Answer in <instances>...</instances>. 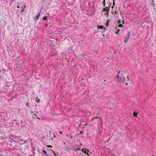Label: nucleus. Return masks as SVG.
<instances>
[{"instance_id": "25", "label": "nucleus", "mask_w": 156, "mask_h": 156, "mask_svg": "<svg viewBox=\"0 0 156 156\" xmlns=\"http://www.w3.org/2000/svg\"><path fill=\"white\" fill-rule=\"evenodd\" d=\"M104 36H105V35H103V37Z\"/></svg>"}, {"instance_id": "18", "label": "nucleus", "mask_w": 156, "mask_h": 156, "mask_svg": "<svg viewBox=\"0 0 156 156\" xmlns=\"http://www.w3.org/2000/svg\"><path fill=\"white\" fill-rule=\"evenodd\" d=\"M47 146L48 147H52V146H48V145Z\"/></svg>"}, {"instance_id": "21", "label": "nucleus", "mask_w": 156, "mask_h": 156, "mask_svg": "<svg viewBox=\"0 0 156 156\" xmlns=\"http://www.w3.org/2000/svg\"><path fill=\"white\" fill-rule=\"evenodd\" d=\"M93 120H94V119H91V121H93Z\"/></svg>"}, {"instance_id": "2", "label": "nucleus", "mask_w": 156, "mask_h": 156, "mask_svg": "<svg viewBox=\"0 0 156 156\" xmlns=\"http://www.w3.org/2000/svg\"><path fill=\"white\" fill-rule=\"evenodd\" d=\"M109 8L108 7H105V8H103L102 11L101 12L102 13L104 12H106V13H104V14L105 15H106L107 16H108V10L109 9Z\"/></svg>"}, {"instance_id": "17", "label": "nucleus", "mask_w": 156, "mask_h": 156, "mask_svg": "<svg viewBox=\"0 0 156 156\" xmlns=\"http://www.w3.org/2000/svg\"><path fill=\"white\" fill-rule=\"evenodd\" d=\"M25 8H26V5H24V7L23 8L24 9H25Z\"/></svg>"}, {"instance_id": "5", "label": "nucleus", "mask_w": 156, "mask_h": 156, "mask_svg": "<svg viewBox=\"0 0 156 156\" xmlns=\"http://www.w3.org/2000/svg\"><path fill=\"white\" fill-rule=\"evenodd\" d=\"M81 145V144H80L79 146H78V147L77 148L75 149V150H80V146Z\"/></svg>"}, {"instance_id": "26", "label": "nucleus", "mask_w": 156, "mask_h": 156, "mask_svg": "<svg viewBox=\"0 0 156 156\" xmlns=\"http://www.w3.org/2000/svg\"><path fill=\"white\" fill-rule=\"evenodd\" d=\"M104 12V13H106V12Z\"/></svg>"}, {"instance_id": "19", "label": "nucleus", "mask_w": 156, "mask_h": 156, "mask_svg": "<svg viewBox=\"0 0 156 156\" xmlns=\"http://www.w3.org/2000/svg\"><path fill=\"white\" fill-rule=\"evenodd\" d=\"M17 8H20V7H19V6H17Z\"/></svg>"}, {"instance_id": "12", "label": "nucleus", "mask_w": 156, "mask_h": 156, "mask_svg": "<svg viewBox=\"0 0 156 156\" xmlns=\"http://www.w3.org/2000/svg\"><path fill=\"white\" fill-rule=\"evenodd\" d=\"M105 0H104V1L103 2V5L104 6H105Z\"/></svg>"}, {"instance_id": "23", "label": "nucleus", "mask_w": 156, "mask_h": 156, "mask_svg": "<svg viewBox=\"0 0 156 156\" xmlns=\"http://www.w3.org/2000/svg\"><path fill=\"white\" fill-rule=\"evenodd\" d=\"M104 29L105 30H105V28H104Z\"/></svg>"}, {"instance_id": "1", "label": "nucleus", "mask_w": 156, "mask_h": 156, "mask_svg": "<svg viewBox=\"0 0 156 156\" xmlns=\"http://www.w3.org/2000/svg\"><path fill=\"white\" fill-rule=\"evenodd\" d=\"M120 72H119L118 73V75L115 78L118 81H119L122 83H124L125 80V78L124 77L122 74L120 76L119 75V74Z\"/></svg>"}, {"instance_id": "10", "label": "nucleus", "mask_w": 156, "mask_h": 156, "mask_svg": "<svg viewBox=\"0 0 156 156\" xmlns=\"http://www.w3.org/2000/svg\"><path fill=\"white\" fill-rule=\"evenodd\" d=\"M47 17L46 16H44L43 17V19L44 20H46L47 19Z\"/></svg>"}, {"instance_id": "11", "label": "nucleus", "mask_w": 156, "mask_h": 156, "mask_svg": "<svg viewBox=\"0 0 156 156\" xmlns=\"http://www.w3.org/2000/svg\"><path fill=\"white\" fill-rule=\"evenodd\" d=\"M136 113L135 112L133 113V115L135 116L136 117Z\"/></svg>"}, {"instance_id": "3", "label": "nucleus", "mask_w": 156, "mask_h": 156, "mask_svg": "<svg viewBox=\"0 0 156 156\" xmlns=\"http://www.w3.org/2000/svg\"><path fill=\"white\" fill-rule=\"evenodd\" d=\"M130 34V33H129L128 34L127 36L126 37V39L124 41V42H126L128 41V40L129 38V37Z\"/></svg>"}, {"instance_id": "7", "label": "nucleus", "mask_w": 156, "mask_h": 156, "mask_svg": "<svg viewBox=\"0 0 156 156\" xmlns=\"http://www.w3.org/2000/svg\"><path fill=\"white\" fill-rule=\"evenodd\" d=\"M42 151H43V152L44 153V154L46 155V156L47 155V152H46V151H45V150H42Z\"/></svg>"}, {"instance_id": "20", "label": "nucleus", "mask_w": 156, "mask_h": 156, "mask_svg": "<svg viewBox=\"0 0 156 156\" xmlns=\"http://www.w3.org/2000/svg\"><path fill=\"white\" fill-rule=\"evenodd\" d=\"M59 133H60L61 134H62V132H61V131H60V132H59Z\"/></svg>"}, {"instance_id": "22", "label": "nucleus", "mask_w": 156, "mask_h": 156, "mask_svg": "<svg viewBox=\"0 0 156 156\" xmlns=\"http://www.w3.org/2000/svg\"><path fill=\"white\" fill-rule=\"evenodd\" d=\"M46 156H50L49 155H46Z\"/></svg>"}, {"instance_id": "27", "label": "nucleus", "mask_w": 156, "mask_h": 156, "mask_svg": "<svg viewBox=\"0 0 156 156\" xmlns=\"http://www.w3.org/2000/svg\"><path fill=\"white\" fill-rule=\"evenodd\" d=\"M113 1H114V0H113Z\"/></svg>"}, {"instance_id": "4", "label": "nucleus", "mask_w": 156, "mask_h": 156, "mask_svg": "<svg viewBox=\"0 0 156 156\" xmlns=\"http://www.w3.org/2000/svg\"><path fill=\"white\" fill-rule=\"evenodd\" d=\"M40 16V13H38L37 15L35 17V20L36 21H37V20L39 19Z\"/></svg>"}, {"instance_id": "15", "label": "nucleus", "mask_w": 156, "mask_h": 156, "mask_svg": "<svg viewBox=\"0 0 156 156\" xmlns=\"http://www.w3.org/2000/svg\"><path fill=\"white\" fill-rule=\"evenodd\" d=\"M24 9H23V8L21 10V11L22 12H23L24 11Z\"/></svg>"}, {"instance_id": "6", "label": "nucleus", "mask_w": 156, "mask_h": 156, "mask_svg": "<svg viewBox=\"0 0 156 156\" xmlns=\"http://www.w3.org/2000/svg\"><path fill=\"white\" fill-rule=\"evenodd\" d=\"M82 151L85 153H87V152H86V148H85V149H82Z\"/></svg>"}, {"instance_id": "16", "label": "nucleus", "mask_w": 156, "mask_h": 156, "mask_svg": "<svg viewBox=\"0 0 156 156\" xmlns=\"http://www.w3.org/2000/svg\"><path fill=\"white\" fill-rule=\"evenodd\" d=\"M86 151L87 153H88V152H89V150L88 149L86 150Z\"/></svg>"}, {"instance_id": "14", "label": "nucleus", "mask_w": 156, "mask_h": 156, "mask_svg": "<svg viewBox=\"0 0 156 156\" xmlns=\"http://www.w3.org/2000/svg\"><path fill=\"white\" fill-rule=\"evenodd\" d=\"M118 26L120 27H122V25L121 24H120L118 25Z\"/></svg>"}, {"instance_id": "8", "label": "nucleus", "mask_w": 156, "mask_h": 156, "mask_svg": "<svg viewBox=\"0 0 156 156\" xmlns=\"http://www.w3.org/2000/svg\"><path fill=\"white\" fill-rule=\"evenodd\" d=\"M98 29H103V26H100L99 27H98Z\"/></svg>"}, {"instance_id": "13", "label": "nucleus", "mask_w": 156, "mask_h": 156, "mask_svg": "<svg viewBox=\"0 0 156 156\" xmlns=\"http://www.w3.org/2000/svg\"><path fill=\"white\" fill-rule=\"evenodd\" d=\"M86 154L88 156H90V154H91V153L90 152L89 153H87H87H86Z\"/></svg>"}, {"instance_id": "24", "label": "nucleus", "mask_w": 156, "mask_h": 156, "mask_svg": "<svg viewBox=\"0 0 156 156\" xmlns=\"http://www.w3.org/2000/svg\"><path fill=\"white\" fill-rule=\"evenodd\" d=\"M54 154H55V155H56V154H55V152H54Z\"/></svg>"}, {"instance_id": "9", "label": "nucleus", "mask_w": 156, "mask_h": 156, "mask_svg": "<svg viewBox=\"0 0 156 156\" xmlns=\"http://www.w3.org/2000/svg\"><path fill=\"white\" fill-rule=\"evenodd\" d=\"M117 32H116L115 33V34H118L119 32L120 31V30H117Z\"/></svg>"}]
</instances>
